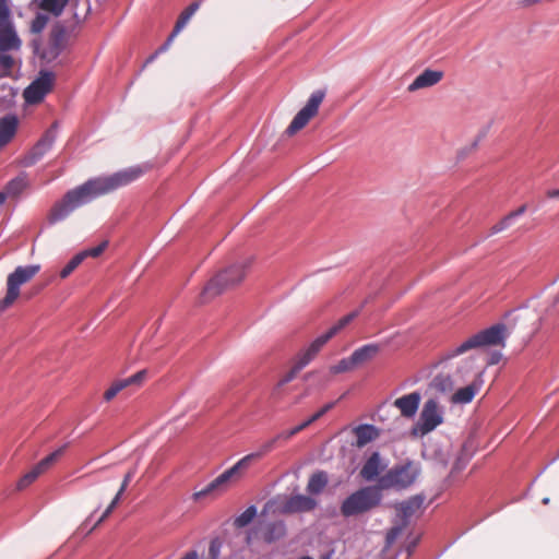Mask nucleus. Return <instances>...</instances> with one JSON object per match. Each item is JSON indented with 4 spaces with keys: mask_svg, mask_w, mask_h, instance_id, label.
Returning <instances> with one entry per match:
<instances>
[{
    "mask_svg": "<svg viewBox=\"0 0 559 559\" xmlns=\"http://www.w3.org/2000/svg\"><path fill=\"white\" fill-rule=\"evenodd\" d=\"M378 487H364L349 495L341 504V514L345 518L364 514L378 507L381 493Z\"/></svg>",
    "mask_w": 559,
    "mask_h": 559,
    "instance_id": "39448f33",
    "label": "nucleus"
},
{
    "mask_svg": "<svg viewBox=\"0 0 559 559\" xmlns=\"http://www.w3.org/2000/svg\"><path fill=\"white\" fill-rule=\"evenodd\" d=\"M299 425H300V427H302V430H305L307 427H309V426H310L309 421H307V420L302 421V423H301V424H299Z\"/></svg>",
    "mask_w": 559,
    "mask_h": 559,
    "instance_id": "864d4df0",
    "label": "nucleus"
},
{
    "mask_svg": "<svg viewBox=\"0 0 559 559\" xmlns=\"http://www.w3.org/2000/svg\"><path fill=\"white\" fill-rule=\"evenodd\" d=\"M55 82V74L49 71H40L39 76L24 91L25 102L37 104L51 91Z\"/></svg>",
    "mask_w": 559,
    "mask_h": 559,
    "instance_id": "9b49d317",
    "label": "nucleus"
},
{
    "mask_svg": "<svg viewBox=\"0 0 559 559\" xmlns=\"http://www.w3.org/2000/svg\"><path fill=\"white\" fill-rule=\"evenodd\" d=\"M300 559H312V558H311V557L306 556V557H302V558H300Z\"/></svg>",
    "mask_w": 559,
    "mask_h": 559,
    "instance_id": "13d9d810",
    "label": "nucleus"
},
{
    "mask_svg": "<svg viewBox=\"0 0 559 559\" xmlns=\"http://www.w3.org/2000/svg\"><path fill=\"white\" fill-rule=\"evenodd\" d=\"M357 370L354 361L352 360V355L349 357L341 359L337 364L330 367V371L332 373H343L350 372Z\"/></svg>",
    "mask_w": 559,
    "mask_h": 559,
    "instance_id": "2f4dec72",
    "label": "nucleus"
},
{
    "mask_svg": "<svg viewBox=\"0 0 559 559\" xmlns=\"http://www.w3.org/2000/svg\"><path fill=\"white\" fill-rule=\"evenodd\" d=\"M246 263H238L218 273L206 284L200 294L201 302H207L225 289L239 284L246 276Z\"/></svg>",
    "mask_w": 559,
    "mask_h": 559,
    "instance_id": "423d86ee",
    "label": "nucleus"
},
{
    "mask_svg": "<svg viewBox=\"0 0 559 559\" xmlns=\"http://www.w3.org/2000/svg\"><path fill=\"white\" fill-rule=\"evenodd\" d=\"M64 447L53 451L41 461H39L28 473H26L17 483L19 489H24L35 481L41 474L49 469L63 454Z\"/></svg>",
    "mask_w": 559,
    "mask_h": 559,
    "instance_id": "f8f14e48",
    "label": "nucleus"
},
{
    "mask_svg": "<svg viewBox=\"0 0 559 559\" xmlns=\"http://www.w3.org/2000/svg\"><path fill=\"white\" fill-rule=\"evenodd\" d=\"M543 503H544V504L549 503V498H544V499H543Z\"/></svg>",
    "mask_w": 559,
    "mask_h": 559,
    "instance_id": "5fc2aeb1",
    "label": "nucleus"
},
{
    "mask_svg": "<svg viewBox=\"0 0 559 559\" xmlns=\"http://www.w3.org/2000/svg\"><path fill=\"white\" fill-rule=\"evenodd\" d=\"M381 471V461L378 452L372 453L364 464L360 475L366 480H373Z\"/></svg>",
    "mask_w": 559,
    "mask_h": 559,
    "instance_id": "393cba45",
    "label": "nucleus"
},
{
    "mask_svg": "<svg viewBox=\"0 0 559 559\" xmlns=\"http://www.w3.org/2000/svg\"><path fill=\"white\" fill-rule=\"evenodd\" d=\"M324 90L314 91L304 108H301L292 120L290 124L286 129L288 135H294L301 129H304L308 122L317 116L319 107L325 97Z\"/></svg>",
    "mask_w": 559,
    "mask_h": 559,
    "instance_id": "9d476101",
    "label": "nucleus"
},
{
    "mask_svg": "<svg viewBox=\"0 0 559 559\" xmlns=\"http://www.w3.org/2000/svg\"><path fill=\"white\" fill-rule=\"evenodd\" d=\"M19 126V119L14 115L2 117V146L7 145L14 138Z\"/></svg>",
    "mask_w": 559,
    "mask_h": 559,
    "instance_id": "a878e982",
    "label": "nucleus"
},
{
    "mask_svg": "<svg viewBox=\"0 0 559 559\" xmlns=\"http://www.w3.org/2000/svg\"><path fill=\"white\" fill-rule=\"evenodd\" d=\"M475 394V386H462L452 395L451 401L455 404H466L474 399Z\"/></svg>",
    "mask_w": 559,
    "mask_h": 559,
    "instance_id": "c756f323",
    "label": "nucleus"
},
{
    "mask_svg": "<svg viewBox=\"0 0 559 559\" xmlns=\"http://www.w3.org/2000/svg\"><path fill=\"white\" fill-rule=\"evenodd\" d=\"M504 336L506 328L501 324L490 326L489 329L471 336L462 344L450 350L448 355L435 366L428 369H423L416 381H423L428 377L432 378L430 384H453L459 381H465L466 378L464 376L453 377L454 364L452 362V359L473 348L500 345L503 343Z\"/></svg>",
    "mask_w": 559,
    "mask_h": 559,
    "instance_id": "f03ea898",
    "label": "nucleus"
},
{
    "mask_svg": "<svg viewBox=\"0 0 559 559\" xmlns=\"http://www.w3.org/2000/svg\"><path fill=\"white\" fill-rule=\"evenodd\" d=\"M66 41V29L62 26H55L50 32L47 47L39 52L40 58L47 62L53 61L64 49ZM35 51L38 53L37 49Z\"/></svg>",
    "mask_w": 559,
    "mask_h": 559,
    "instance_id": "ddd939ff",
    "label": "nucleus"
},
{
    "mask_svg": "<svg viewBox=\"0 0 559 559\" xmlns=\"http://www.w3.org/2000/svg\"><path fill=\"white\" fill-rule=\"evenodd\" d=\"M307 421H309V424H310V425H311L312 423H314V420H312V417H309V418L307 419Z\"/></svg>",
    "mask_w": 559,
    "mask_h": 559,
    "instance_id": "6e6d98bb",
    "label": "nucleus"
},
{
    "mask_svg": "<svg viewBox=\"0 0 559 559\" xmlns=\"http://www.w3.org/2000/svg\"><path fill=\"white\" fill-rule=\"evenodd\" d=\"M121 496H122V493H119V491H118L117 495L115 496V498L112 499V501L110 502V504L108 506L109 508H111V510H114L117 507V504L120 501Z\"/></svg>",
    "mask_w": 559,
    "mask_h": 559,
    "instance_id": "3c124183",
    "label": "nucleus"
},
{
    "mask_svg": "<svg viewBox=\"0 0 559 559\" xmlns=\"http://www.w3.org/2000/svg\"><path fill=\"white\" fill-rule=\"evenodd\" d=\"M121 496H122V493H119V491H118L117 495L115 496V498L112 499V501L110 502V504L108 506L109 508H111V510H114L117 507V504L120 501Z\"/></svg>",
    "mask_w": 559,
    "mask_h": 559,
    "instance_id": "8fccbe9b",
    "label": "nucleus"
},
{
    "mask_svg": "<svg viewBox=\"0 0 559 559\" xmlns=\"http://www.w3.org/2000/svg\"><path fill=\"white\" fill-rule=\"evenodd\" d=\"M146 170L147 167L133 166L110 176L87 180L83 185L68 191L60 201L51 206L47 215L48 224L55 225L66 219L78 207L133 182L145 174Z\"/></svg>",
    "mask_w": 559,
    "mask_h": 559,
    "instance_id": "f257e3e1",
    "label": "nucleus"
},
{
    "mask_svg": "<svg viewBox=\"0 0 559 559\" xmlns=\"http://www.w3.org/2000/svg\"><path fill=\"white\" fill-rule=\"evenodd\" d=\"M146 381L157 382V379L155 378V373L153 370L142 369L132 374L131 377H129L128 379L123 381L114 382L112 384H140Z\"/></svg>",
    "mask_w": 559,
    "mask_h": 559,
    "instance_id": "cd10ccee",
    "label": "nucleus"
},
{
    "mask_svg": "<svg viewBox=\"0 0 559 559\" xmlns=\"http://www.w3.org/2000/svg\"><path fill=\"white\" fill-rule=\"evenodd\" d=\"M381 347L378 344H367L357 349L352 354V360L355 364L356 369H359L370 361H372L380 353Z\"/></svg>",
    "mask_w": 559,
    "mask_h": 559,
    "instance_id": "6ab92c4d",
    "label": "nucleus"
},
{
    "mask_svg": "<svg viewBox=\"0 0 559 559\" xmlns=\"http://www.w3.org/2000/svg\"><path fill=\"white\" fill-rule=\"evenodd\" d=\"M356 312L348 313L341 318L333 326H331L324 334L318 336L308 347L300 350L297 355V360L292 369L283 377L278 384H285L296 379L297 373L301 371L322 349V347L347 324H349Z\"/></svg>",
    "mask_w": 559,
    "mask_h": 559,
    "instance_id": "20e7f679",
    "label": "nucleus"
},
{
    "mask_svg": "<svg viewBox=\"0 0 559 559\" xmlns=\"http://www.w3.org/2000/svg\"><path fill=\"white\" fill-rule=\"evenodd\" d=\"M420 402V395L416 392L404 395L395 400V406L401 411L405 417H412L416 414Z\"/></svg>",
    "mask_w": 559,
    "mask_h": 559,
    "instance_id": "5701e85b",
    "label": "nucleus"
},
{
    "mask_svg": "<svg viewBox=\"0 0 559 559\" xmlns=\"http://www.w3.org/2000/svg\"><path fill=\"white\" fill-rule=\"evenodd\" d=\"M443 423V412L438 402L430 399L425 402L418 421L412 428V436L424 437Z\"/></svg>",
    "mask_w": 559,
    "mask_h": 559,
    "instance_id": "1a4fd4ad",
    "label": "nucleus"
},
{
    "mask_svg": "<svg viewBox=\"0 0 559 559\" xmlns=\"http://www.w3.org/2000/svg\"><path fill=\"white\" fill-rule=\"evenodd\" d=\"M420 468L412 461L395 465L378 480L379 489L403 490L412 486L419 476Z\"/></svg>",
    "mask_w": 559,
    "mask_h": 559,
    "instance_id": "0eeeda50",
    "label": "nucleus"
},
{
    "mask_svg": "<svg viewBox=\"0 0 559 559\" xmlns=\"http://www.w3.org/2000/svg\"><path fill=\"white\" fill-rule=\"evenodd\" d=\"M17 66L19 60L15 57L2 52V76L13 75Z\"/></svg>",
    "mask_w": 559,
    "mask_h": 559,
    "instance_id": "473e14b6",
    "label": "nucleus"
},
{
    "mask_svg": "<svg viewBox=\"0 0 559 559\" xmlns=\"http://www.w3.org/2000/svg\"><path fill=\"white\" fill-rule=\"evenodd\" d=\"M4 1L5 0H2V52H7L8 50L17 51L21 48L22 41L8 21L10 10Z\"/></svg>",
    "mask_w": 559,
    "mask_h": 559,
    "instance_id": "4468645a",
    "label": "nucleus"
},
{
    "mask_svg": "<svg viewBox=\"0 0 559 559\" xmlns=\"http://www.w3.org/2000/svg\"><path fill=\"white\" fill-rule=\"evenodd\" d=\"M124 386H109L104 393V400L110 402Z\"/></svg>",
    "mask_w": 559,
    "mask_h": 559,
    "instance_id": "79ce46f5",
    "label": "nucleus"
},
{
    "mask_svg": "<svg viewBox=\"0 0 559 559\" xmlns=\"http://www.w3.org/2000/svg\"><path fill=\"white\" fill-rule=\"evenodd\" d=\"M546 197L548 199H559V188L558 189H551L546 192Z\"/></svg>",
    "mask_w": 559,
    "mask_h": 559,
    "instance_id": "09e8293b",
    "label": "nucleus"
},
{
    "mask_svg": "<svg viewBox=\"0 0 559 559\" xmlns=\"http://www.w3.org/2000/svg\"><path fill=\"white\" fill-rule=\"evenodd\" d=\"M135 474V471L134 469H130L123 477V480H122V484L119 488V493H123L124 490L127 489L129 483L131 481L132 477L134 476Z\"/></svg>",
    "mask_w": 559,
    "mask_h": 559,
    "instance_id": "a18cd8bd",
    "label": "nucleus"
},
{
    "mask_svg": "<svg viewBox=\"0 0 559 559\" xmlns=\"http://www.w3.org/2000/svg\"><path fill=\"white\" fill-rule=\"evenodd\" d=\"M39 272V265L19 266L7 278V293L2 298V310L11 307L20 296V287Z\"/></svg>",
    "mask_w": 559,
    "mask_h": 559,
    "instance_id": "6e6552de",
    "label": "nucleus"
},
{
    "mask_svg": "<svg viewBox=\"0 0 559 559\" xmlns=\"http://www.w3.org/2000/svg\"><path fill=\"white\" fill-rule=\"evenodd\" d=\"M526 210H527L526 204H523L519 209H516L515 211H512L510 213L512 214V216L514 218H516L518 216L523 215L526 212Z\"/></svg>",
    "mask_w": 559,
    "mask_h": 559,
    "instance_id": "49530a36",
    "label": "nucleus"
},
{
    "mask_svg": "<svg viewBox=\"0 0 559 559\" xmlns=\"http://www.w3.org/2000/svg\"><path fill=\"white\" fill-rule=\"evenodd\" d=\"M443 73L426 69L420 73L407 87L408 92H415L420 88H426L436 85L441 81Z\"/></svg>",
    "mask_w": 559,
    "mask_h": 559,
    "instance_id": "aec40b11",
    "label": "nucleus"
},
{
    "mask_svg": "<svg viewBox=\"0 0 559 559\" xmlns=\"http://www.w3.org/2000/svg\"><path fill=\"white\" fill-rule=\"evenodd\" d=\"M68 1L69 0H40L38 5L41 10L47 11L55 16H59Z\"/></svg>",
    "mask_w": 559,
    "mask_h": 559,
    "instance_id": "c85d7f7f",
    "label": "nucleus"
},
{
    "mask_svg": "<svg viewBox=\"0 0 559 559\" xmlns=\"http://www.w3.org/2000/svg\"><path fill=\"white\" fill-rule=\"evenodd\" d=\"M353 433L356 436V445L358 448L365 447L380 436L379 429L368 424L356 426L353 429Z\"/></svg>",
    "mask_w": 559,
    "mask_h": 559,
    "instance_id": "b1692460",
    "label": "nucleus"
},
{
    "mask_svg": "<svg viewBox=\"0 0 559 559\" xmlns=\"http://www.w3.org/2000/svg\"><path fill=\"white\" fill-rule=\"evenodd\" d=\"M497 361H498V359H495V358L491 359V364H496Z\"/></svg>",
    "mask_w": 559,
    "mask_h": 559,
    "instance_id": "4d7b16f0",
    "label": "nucleus"
},
{
    "mask_svg": "<svg viewBox=\"0 0 559 559\" xmlns=\"http://www.w3.org/2000/svg\"><path fill=\"white\" fill-rule=\"evenodd\" d=\"M464 376L467 384H481L485 380L483 379L484 372L477 371L474 368V360L467 359L462 361L461 365H454L453 377Z\"/></svg>",
    "mask_w": 559,
    "mask_h": 559,
    "instance_id": "dca6fc26",
    "label": "nucleus"
},
{
    "mask_svg": "<svg viewBox=\"0 0 559 559\" xmlns=\"http://www.w3.org/2000/svg\"><path fill=\"white\" fill-rule=\"evenodd\" d=\"M198 552L195 550H190L185 554L180 559H198Z\"/></svg>",
    "mask_w": 559,
    "mask_h": 559,
    "instance_id": "603ef678",
    "label": "nucleus"
},
{
    "mask_svg": "<svg viewBox=\"0 0 559 559\" xmlns=\"http://www.w3.org/2000/svg\"><path fill=\"white\" fill-rule=\"evenodd\" d=\"M55 140L56 132L52 129L47 130L32 148L29 154V164H34L40 159L52 147Z\"/></svg>",
    "mask_w": 559,
    "mask_h": 559,
    "instance_id": "412c9836",
    "label": "nucleus"
},
{
    "mask_svg": "<svg viewBox=\"0 0 559 559\" xmlns=\"http://www.w3.org/2000/svg\"><path fill=\"white\" fill-rule=\"evenodd\" d=\"M513 221H514V217L512 216L511 213H509L508 215H506L502 219H500L497 224H495L491 227V233L497 234V233H500V231L509 228L513 224Z\"/></svg>",
    "mask_w": 559,
    "mask_h": 559,
    "instance_id": "58836bf2",
    "label": "nucleus"
},
{
    "mask_svg": "<svg viewBox=\"0 0 559 559\" xmlns=\"http://www.w3.org/2000/svg\"><path fill=\"white\" fill-rule=\"evenodd\" d=\"M82 257L78 254H75L66 265L60 271V277L62 280L67 278L68 276H70V274L82 263Z\"/></svg>",
    "mask_w": 559,
    "mask_h": 559,
    "instance_id": "c9c22d12",
    "label": "nucleus"
},
{
    "mask_svg": "<svg viewBox=\"0 0 559 559\" xmlns=\"http://www.w3.org/2000/svg\"><path fill=\"white\" fill-rule=\"evenodd\" d=\"M317 506V501L305 495L292 496L284 504V512L299 513L312 511Z\"/></svg>",
    "mask_w": 559,
    "mask_h": 559,
    "instance_id": "f3484780",
    "label": "nucleus"
},
{
    "mask_svg": "<svg viewBox=\"0 0 559 559\" xmlns=\"http://www.w3.org/2000/svg\"><path fill=\"white\" fill-rule=\"evenodd\" d=\"M300 431H302V427L297 425L292 429L277 433L270 440L262 443L255 452L245 455L235 465L218 475L201 493L213 491L226 485L228 481L240 479L253 462L261 460L263 456L272 452L276 447L287 442Z\"/></svg>",
    "mask_w": 559,
    "mask_h": 559,
    "instance_id": "7ed1b4c3",
    "label": "nucleus"
},
{
    "mask_svg": "<svg viewBox=\"0 0 559 559\" xmlns=\"http://www.w3.org/2000/svg\"><path fill=\"white\" fill-rule=\"evenodd\" d=\"M29 182L27 175L22 173L14 179L10 180L2 190V203L7 199L16 200L28 188Z\"/></svg>",
    "mask_w": 559,
    "mask_h": 559,
    "instance_id": "a211bd4d",
    "label": "nucleus"
},
{
    "mask_svg": "<svg viewBox=\"0 0 559 559\" xmlns=\"http://www.w3.org/2000/svg\"><path fill=\"white\" fill-rule=\"evenodd\" d=\"M257 516V508L255 506L248 507L241 514L235 518L233 525L236 528H242L250 524L253 519Z\"/></svg>",
    "mask_w": 559,
    "mask_h": 559,
    "instance_id": "7c9ffc66",
    "label": "nucleus"
},
{
    "mask_svg": "<svg viewBox=\"0 0 559 559\" xmlns=\"http://www.w3.org/2000/svg\"><path fill=\"white\" fill-rule=\"evenodd\" d=\"M221 548H222V543L219 539L215 538V539L211 540L210 547H209L210 559H218Z\"/></svg>",
    "mask_w": 559,
    "mask_h": 559,
    "instance_id": "a19ab883",
    "label": "nucleus"
},
{
    "mask_svg": "<svg viewBox=\"0 0 559 559\" xmlns=\"http://www.w3.org/2000/svg\"><path fill=\"white\" fill-rule=\"evenodd\" d=\"M405 526H406V522H404L400 525H395L388 531L386 536H385V549L390 548L394 544V542L403 533Z\"/></svg>",
    "mask_w": 559,
    "mask_h": 559,
    "instance_id": "f704fd0d",
    "label": "nucleus"
},
{
    "mask_svg": "<svg viewBox=\"0 0 559 559\" xmlns=\"http://www.w3.org/2000/svg\"><path fill=\"white\" fill-rule=\"evenodd\" d=\"M423 503V499L419 497H414L406 502L400 504V511L403 513L405 518L411 516L418 508H420Z\"/></svg>",
    "mask_w": 559,
    "mask_h": 559,
    "instance_id": "72a5a7b5",
    "label": "nucleus"
},
{
    "mask_svg": "<svg viewBox=\"0 0 559 559\" xmlns=\"http://www.w3.org/2000/svg\"><path fill=\"white\" fill-rule=\"evenodd\" d=\"M336 402H331L325 404L322 408H320L317 413H314L311 417L312 420L317 421L320 419L324 414H326L330 409L334 407Z\"/></svg>",
    "mask_w": 559,
    "mask_h": 559,
    "instance_id": "37998d69",
    "label": "nucleus"
},
{
    "mask_svg": "<svg viewBox=\"0 0 559 559\" xmlns=\"http://www.w3.org/2000/svg\"><path fill=\"white\" fill-rule=\"evenodd\" d=\"M107 245H108L107 241H103L96 247H93V248H90V249H86V250L80 252L79 255L82 257V261H84V259H86L87 257L96 258L105 251V249L107 248Z\"/></svg>",
    "mask_w": 559,
    "mask_h": 559,
    "instance_id": "4c0bfd02",
    "label": "nucleus"
},
{
    "mask_svg": "<svg viewBox=\"0 0 559 559\" xmlns=\"http://www.w3.org/2000/svg\"><path fill=\"white\" fill-rule=\"evenodd\" d=\"M329 478L328 474L323 471H319L313 473L308 481L307 490L310 493L318 495L320 493L325 486L328 485Z\"/></svg>",
    "mask_w": 559,
    "mask_h": 559,
    "instance_id": "bb28decb",
    "label": "nucleus"
},
{
    "mask_svg": "<svg viewBox=\"0 0 559 559\" xmlns=\"http://www.w3.org/2000/svg\"><path fill=\"white\" fill-rule=\"evenodd\" d=\"M286 535V525L283 521H275L261 525V539L271 544Z\"/></svg>",
    "mask_w": 559,
    "mask_h": 559,
    "instance_id": "4be33fe9",
    "label": "nucleus"
},
{
    "mask_svg": "<svg viewBox=\"0 0 559 559\" xmlns=\"http://www.w3.org/2000/svg\"><path fill=\"white\" fill-rule=\"evenodd\" d=\"M336 402H331L325 404L322 408H320L317 413H314L311 417L312 420L317 421L320 419L324 414H326L330 409L334 407Z\"/></svg>",
    "mask_w": 559,
    "mask_h": 559,
    "instance_id": "c03bdc74",
    "label": "nucleus"
},
{
    "mask_svg": "<svg viewBox=\"0 0 559 559\" xmlns=\"http://www.w3.org/2000/svg\"><path fill=\"white\" fill-rule=\"evenodd\" d=\"M48 20L47 15L38 13L31 23V32L39 34L46 27Z\"/></svg>",
    "mask_w": 559,
    "mask_h": 559,
    "instance_id": "e433bc0d",
    "label": "nucleus"
},
{
    "mask_svg": "<svg viewBox=\"0 0 559 559\" xmlns=\"http://www.w3.org/2000/svg\"><path fill=\"white\" fill-rule=\"evenodd\" d=\"M261 539V524L258 526H254L253 528L249 530L246 534V544L248 546L252 545L255 540Z\"/></svg>",
    "mask_w": 559,
    "mask_h": 559,
    "instance_id": "ea45409f",
    "label": "nucleus"
},
{
    "mask_svg": "<svg viewBox=\"0 0 559 559\" xmlns=\"http://www.w3.org/2000/svg\"><path fill=\"white\" fill-rule=\"evenodd\" d=\"M112 511L114 510H111V508L107 507V509L104 511L102 516L96 522V525H99L103 521H105L111 514Z\"/></svg>",
    "mask_w": 559,
    "mask_h": 559,
    "instance_id": "de8ad7c7",
    "label": "nucleus"
},
{
    "mask_svg": "<svg viewBox=\"0 0 559 559\" xmlns=\"http://www.w3.org/2000/svg\"><path fill=\"white\" fill-rule=\"evenodd\" d=\"M200 1H194L190 5H188L179 15L175 27L169 35L167 41L157 50L156 53L160 51L167 50L168 46L173 41V39L182 31V28L188 24L193 14L199 10Z\"/></svg>",
    "mask_w": 559,
    "mask_h": 559,
    "instance_id": "2eb2a0df",
    "label": "nucleus"
}]
</instances>
